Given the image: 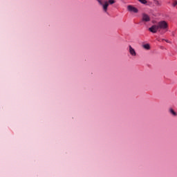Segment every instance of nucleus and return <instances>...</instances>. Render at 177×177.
I'll return each instance as SVG.
<instances>
[{"mask_svg": "<svg viewBox=\"0 0 177 177\" xmlns=\"http://www.w3.org/2000/svg\"><path fill=\"white\" fill-rule=\"evenodd\" d=\"M168 31V23L165 21H160L158 22L157 25H153L149 28V31L156 34L157 31Z\"/></svg>", "mask_w": 177, "mask_h": 177, "instance_id": "nucleus-1", "label": "nucleus"}, {"mask_svg": "<svg viewBox=\"0 0 177 177\" xmlns=\"http://www.w3.org/2000/svg\"><path fill=\"white\" fill-rule=\"evenodd\" d=\"M113 3H115V0H108L102 3V4H101V6L102 7L103 12H104V13H107L109 5H113Z\"/></svg>", "mask_w": 177, "mask_h": 177, "instance_id": "nucleus-2", "label": "nucleus"}, {"mask_svg": "<svg viewBox=\"0 0 177 177\" xmlns=\"http://www.w3.org/2000/svg\"><path fill=\"white\" fill-rule=\"evenodd\" d=\"M127 10H129V12H132L133 13H138V12H139V10H138V8L132 6H128Z\"/></svg>", "mask_w": 177, "mask_h": 177, "instance_id": "nucleus-3", "label": "nucleus"}, {"mask_svg": "<svg viewBox=\"0 0 177 177\" xmlns=\"http://www.w3.org/2000/svg\"><path fill=\"white\" fill-rule=\"evenodd\" d=\"M129 52L131 56H136V51L135 50V48H133L132 46H129Z\"/></svg>", "mask_w": 177, "mask_h": 177, "instance_id": "nucleus-4", "label": "nucleus"}, {"mask_svg": "<svg viewBox=\"0 0 177 177\" xmlns=\"http://www.w3.org/2000/svg\"><path fill=\"white\" fill-rule=\"evenodd\" d=\"M142 21H145L147 23L148 21H150V17L147 14H142Z\"/></svg>", "mask_w": 177, "mask_h": 177, "instance_id": "nucleus-5", "label": "nucleus"}, {"mask_svg": "<svg viewBox=\"0 0 177 177\" xmlns=\"http://www.w3.org/2000/svg\"><path fill=\"white\" fill-rule=\"evenodd\" d=\"M142 48H144V49H146L147 50H149L150 44H143Z\"/></svg>", "mask_w": 177, "mask_h": 177, "instance_id": "nucleus-6", "label": "nucleus"}, {"mask_svg": "<svg viewBox=\"0 0 177 177\" xmlns=\"http://www.w3.org/2000/svg\"><path fill=\"white\" fill-rule=\"evenodd\" d=\"M169 111L170 113H171L172 115H174V117H176L177 113L172 109H170Z\"/></svg>", "mask_w": 177, "mask_h": 177, "instance_id": "nucleus-7", "label": "nucleus"}, {"mask_svg": "<svg viewBox=\"0 0 177 177\" xmlns=\"http://www.w3.org/2000/svg\"><path fill=\"white\" fill-rule=\"evenodd\" d=\"M138 1L140 2V3H142L143 5H146L147 3V0H138Z\"/></svg>", "mask_w": 177, "mask_h": 177, "instance_id": "nucleus-8", "label": "nucleus"}, {"mask_svg": "<svg viewBox=\"0 0 177 177\" xmlns=\"http://www.w3.org/2000/svg\"><path fill=\"white\" fill-rule=\"evenodd\" d=\"M155 3H156V5H157V6H161V3L158 1H156Z\"/></svg>", "mask_w": 177, "mask_h": 177, "instance_id": "nucleus-9", "label": "nucleus"}, {"mask_svg": "<svg viewBox=\"0 0 177 177\" xmlns=\"http://www.w3.org/2000/svg\"><path fill=\"white\" fill-rule=\"evenodd\" d=\"M162 41H165V42H167V44H171V41L168 39H162Z\"/></svg>", "mask_w": 177, "mask_h": 177, "instance_id": "nucleus-10", "label": "nucleus"}, {"mask_svg": "<svg viewBox=\"0 0 177 177\" xmlns=\"http://www.w3.org/2000/svg\"><path fill=\"white\" fill-rule=\"evenodd\" d=\"M173 6L175 8V6H176V5H177V1H174V2H173Z\"/></svg>", "mask_w": 177, "mask_h": 177, "instance_id": "nucleus-11", "label": "nucleus"}, {"mask_svg": "<svg viewBox=\"0 0 177 177\" xmlns=\"http://www.w3.org/2000/svg\"><path fill=\"white\" fill-rule=\"evenodd\" d=\"M97 2H98V3H99V5H100V6L102 5V0H97Z\"/></svg>", "mask_w": 177, "mask_h": 177, "instance_id": "nucleus-12", "label": "nucleus"}]
</instances>
